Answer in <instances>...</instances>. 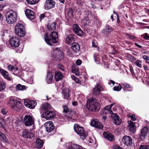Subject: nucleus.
I'll use <instances>...</instances> for the list:
<instances>
[{"mask_svg": "<svg viewBox=\"0 0 149 149\" xmlns=\"http://www.w3.org/2000/svg\"><path fill=\"white\" fill-rule=\"evenodd\" d=\"M45 40L46 42L49 45L52 46V42L53 43H57L58 41V33L55 31H53L49 36L47 33H46L44 36Z\"/></svg>", "mask_w": 149, "mask_h": 149, "instance_id": "f257e3e1", "label": "nucleus"}, {"mask_svg": "<svg viewBox=\"0 0 149 149\" xmlns=\"http://www.w3.org/2000/svg\"><path fill=\"white\" fill-rule=\"evenodd\" d=\"M86 107L90 111L95 112L98 111L100 108V105L97 100L91 98L88 100Z\"/></svg>", "mask_w": 149, "mask_h": 149, "instance_id": "f03ea898", "label": "nucleus"}, {"mask_svg": "<svg viewBox=\"0 0 149 149\" xmlns=\"http://www.w3.org/2000/svg\"><path fill=\"white\" fill-rule=\"evenodd\" d=\"M6 17V21L9 24H11L15 22L17 18V14L16 12L10 10L8 13Z\"/></svg>", "mask_w": 149, "mask_h": 149, "instance_id": "7ed1b4c3", "label": "nucleus"}, {"mask_svg": "<svg viewBox=\"0 0 149 149\" xmlns=\"http://www.w3.org/2000/svg\"><path fill=\"white\" fill-rule=\"evenodd\" d=\"M74 128L75 132L81 138L83 139L86 138L87 134L83 127L80 126L78 124H75L74 125Z\"/></svg>", "mask_w": 149, "mask_h": 149, "instance_id": "20e7f679", "label": "nucleus"}, {"mask_svg": "<svg viewBox=\"0 0 149 149\" xmlns=\"http://www.w3.org/2000/svg\"><path fill=\"white\" fill-rule=\"evenodd\" d=\"M15 33L19 37H23L25 34L24 27L23 25L20 23L17 24L15 27Z\"/></svg>", "mask_w": 149, "mask_h": 149, "instance_id": "39448f33", "label": "nucleus"}, {"mask_svg": "<svg viewBox=\"0 0 149 149\" xmlns=\"http://www.w3.org/2000/svg\"><path fill=\"white\" fill-rule=\"evenodd\" d=\"M52 57L56 58V60H59L63 58L64 54L63 51L59 48L54 49L52 53Z\"/></svg>", "mask_w": 149, "mask_h": 149, "instance_id": "423d86ee", "label": "nucleus"}, {"mask_svg": "<svg viewBox=\"0 0 149 149\" xmlns=\"http://www.w3.org/2000/svg\"><path fill=\"white\" fill-rule=\"evenodd\" d=\"M33 117L30 115H25L23 120V123L26 126L30 127L34 124Z\"/></svg>", "mask_w": 149, "mask_h": 149, "instance_id": "0eeeda50", "label": "nucleus"}, {"mask_svg": "<svg viewBox=\"0 0 149 149\" xmlns=\"http://www.w3.org/2000/svg\"><path fill=\"white\" fill-rule=\"evenodd\" d=\"M9 104L11 108L14 110H17L21 109V104L20 103L13 98L10 99Z\"/></svg>", "mask_w": 149, "mask_h": 149, "instance_id": "6e6552de", "label": "nucleus"}, {"mask_svg": "<svg viewBox=\"0 0 149 149\" xmlns=\"http://www.w3.org/2000/svg\"><path fill=\"white\" fill-rule=\"evenodd\" d=\"M41 116L42 118H45L47 120H49L53 118L55 116V113L52 111H48L43 113Z\"/></svg>", "mask_w": 149, "mask_h": 149, "instance_id": "1a4fd4ad", "label": "nucleus"}, {"mask_svg": "<svg viewBox=\"0 0 149 149\" xmlns=\"http://www.w3.org/2000/svg\"><path fill=\"white\" fill-rule=\"evenodd\" d=\"M10 45L15 47H18L20 44L19 39L15 36H13L10 39Z\"/></svg>", "mask_w": 149, "mask_h": 149, "instance_id": "9d476101", "label": "nucleus"}, {"mask_svg": "<svg viewBox=\"0 0 149 149\" xmlns=\"http://www.w3.org/2000/svg\"><path fill=\"white\" fill-rule=\"evenodd\" d=\"M71 48L77 56L79 54L80 48L79 45L78 43L77 42H73L72 44Z\"/></svg>", "mask_w": 149, "mask_h": 149, "instance_id": "9b49d317", "label": "nucleus"}, {"mask_svg": "<svg viewBox=\"0 0 149 149\" xmlns=\"http://www.w3.org/2000/svg\"><path fill=\"white\" fill-rule=\"evenodd\" d=\"M55 4V2L53 0H47L45 5V9H50L53 8Z\"/></svg>", "mask_w": 149, "mask_h": 149, "instance_id": "f8f14e48", "label": "nucleus"}, {"mask_svg": "<svg viewBox=\"0 0 149 149\" xmlns=\"http://www.w3.org/2000/svg\"><path fill=\"white\" fill-rule=\"evenodd\" d=\"M27 17L30 19H33L35 18V15L34 12L30 9H27L25 11Z\"/></svg>", "mask_w": 149, "mask_h": 149, "instance_id": "ddd939ff", "label": "nucleus"}, {"mask_svg": "<svg viewBox=\"0 0 149 149\" xmlns=\"http://www.w3.org/2000/svg\"><path fill=\"white\" fill-rule=\"evenodd\" d=\"M45 127L46 131L49 132H51L54 129V127L53 123L51 121H48L45 124Z\"/></svg>", "mask_w": 149, "mask_h": 149, "instance_id": "4468645a", "label": "nucleus"}, {"mask_svg": "<svg viewBox=\"0 0 149 149\" xmlns=\"http://www.w3.org/2000/svg\"><path fill=\"white\" fill-rule=\"evenodd\" d=\"M111 117L115 125H119L120 124L121 120L118 116L115 113H112Z\"/></svg>", "mask_w": 149, "mask_h": 149, "instance_id": "2eb2a0df", "label": "nucleus"}, {"mask_svg": "<svg viewBox=\"0 0 149 149\" xmlns=\"http://www.w3.org/2000/svg\"><path fill=\"white\" fill-rule=\"evenodd\" d=\"M75 36L73 34H70L66 38L65 42L67 44L70 45L75 41Z\"/></svg>", "mask_w": 149, "mask_h": 149, "instance_id": "dca6fc26", "label": "nucleus"}, {"mask_svg": "<svg viewBox=\"0 0 149 149\" xmlns=\"http://www.w3.org/2000/svg\"><path fill=\"white\" fill-rule=\"evenodd\" d=\"M73 30L74 32L79 36H82L83 32L80 27L77 24L74 25L73 26Z\"/></svg>", "mask_w": 149, "mask_h": 149, "instance_id": "f3484780", "label": "nucleus"}, {"mask_svg": "<svg viewBox=\"0 0 149 149\" xmlns=\"http://www.w3.org/2000/svg\"><path fill=\"white\" fill-rule=\"evenodd\" d=\"M90 124L91 125L97 128L101 129L103 127L101 123L95 120H92Z\"/></svg>", "mask_w": 149, "mask_h": 149, "instance_id": "a211bd4d", "label": "nucleus"}, {"mask_svg": "<svg viewBox=\"0 0 149 149\" xmlns=\"http://www.w3.org/2000/svg\"><path fill=\"white\" fill-rule=\"evenodd\" d=\"M103 135L104 138L109 141H113L115 140L114 136L111 134L104 132Z\"/></svg>", "mask_w": 149, "mask_h": 149, "instance_id": "6ab92c4d", "label": "nucleus"}, {"mask_svg": "<svg viewBox=\"0 0 149 149\" xmlns=\"http://www.w3.org/2000/svg\"><path fill=\"white\" fill-rule=\"evenodd\" d=\"M22 136L24 138L31 139L33 137V135L26 130H24L22 133Z\"/></svg>", "mask_w": 149, "mask_h": 149, "instance_id": "aec40b11", "label": "nucleus"}, {"mask_svg": "<svg viewBox=\"0 0 149 149\" xmlns=\"http://www.w3.org/2000/svg\"><path fill=\"white\" fill-rule=\"evenodd\" d=\"M148 130V129L146 127L142 129L141 130L140 134L139 135L140 138L142 139H144L147 136V133Z\"/></svg>", "mask_w": 149, "mask_h": 149, "instance_id": "412c9836", "label": "nucleus"}, {"mask_svg": "<svg viewBox=\"0 0 149 149\" xmlns=\"http://www.w3.org/2000/svg\"><path fill=\"white\" fill-rule=\"evenodd\" d=\"M122 140L123 141L127 146L130 145L132 144V139L129 136H124Z\"/></svg>", "mask_w": 149, "mask_h": 149, "instance_id": "4be33fe9", "label": "nucleus"}, {"mask_svg": "<svg viewBox=\"0 0 149 149\" xmlns=\"http://www.w3.org/2000/svg\"><path fill=\"white\" fill-rule=\"evenodd\" d=\"M62 73L59 71L55 72L54 75V78L56 81H58L61 80L63 78Z\"/></svg>", "mask_w": 149, "mask_h": 149, "instance_id": "5701e85b", "label": "nucleus"}, {"mask_svg": "<svg viewBox=\"0 0 149 149\" xmlns=\"http://www.w3.org/2000/svg\"><path fill=\"white\" fill-rule=\"evenodd\" d=\"M130 129V131L132 133H134L136 131V127L134 123H133L131 120L128 122Z\"/></svg>", "mask_w": 149, "mask_h": 149, "instance_id": "b1692460", "label": "nucleus"}, {"mask_svg": "<svg viewBox=\"0 0 149 149\" xmlns=\"http://www.w3.org/2000/svg\"><path fill=\"white\" fill-rule=\"evenodd\" d=\"M122 85L124 87L125 91H131L133 90V87L130 86L129 84L123 83L122 84Z\"/></svg>", "mask_w": 149, "mask_h": 149, "instance_id": "393cba45", "label": "nucleus"}, {"mask_svg": "<svg viewBox=\"0 0 149 149\" xmlns=\"http://www.w3.org/2000/svg\"><path fill=\"white\" fill-rule=\"evenodd\" d=\"M69 92L68 88H65L63 90L62 93L65 99H67L70 97Z\"/></svg>", "mask_w": 149, "mask_h": 149, "instance_id": "a878e982", "label": "nucleus"}, {"mask_svg": "<svg viewBox=\"0 0 149 149\" xmlns=\"http://www.w3.org/2000/svg\"><path fill=\"white\" fill-rule=\"evenodd\" d=\"M37 102L33 100L27 103L25 105L26 107L30 109H32L34 108Z\"/></svg>", "mask_w": 149, "mask_h": 149, "instance_id": "bb28decb", "label": "nucleus"}, {"mask_svg": "<svg viewBox=\"0 0 149 149\" xmlns=\"http://www.w3.org/2000/svg\"><path fill=\"white\" fill-rule=\"evenodd\" d=\"M112 27L108 25H107L105 26V29H103L102 31V33L105 34H108L113 31Z\"/></svg>", "mask_w": 149, "mask_h": 149, "instance_id": "cd10ccee", "label": "nucleus"}, {"mask_svg": "<svg viewBox=\"0 0 149 149\" xmlns=\"http://www.w3.org/2000/svg\"><path fill=\"white\" fill-rule=\"evenodd\" d=\"M0 72L3 75L4 77L8 80H10V78L9 77L8 72L3 70L0 69Z\"/></svg>", "mask_w": 149, "mask_h": 149, "instance_id": "c85d7f7f", "label": "nucleus"}, {"mask_svg": "<svg viewBox=\"0 0 149 149\" xmlns=\"http://www.w3.org/2000/svg\"><path fill=\"white\" fill-rule=\"evenodd\" d=\"M111 109V106L109 105H108L105 107L102 111L104 114H107V113H109L111 115L113 113L112 110H110Z\"/></svg>", "mask_w": 149, "mask_h": 149, "instance_id": "c756f323", "label": "nucleus"}, {"mask_svg": "<svg viewBox=\"0 0 149 149\" xmlns=\"http://www.w3.org/2000/svg\"><path fill=\"white\" fill-rule=\"evenodd\" d=\"M53 78V74L51 72H48L46 77V80L48 84H50L52 81Z\"/></svg>", "mask_w": 149, "mask_h": 149, "instance_id": "7c9ffc66", "label": "nucleus"}, {"mask_svg": "<svg viewBox=\"0 0 149 149\" xmlns=\"http://www.w3.org/2000/svg\"><path fill=\"white\" fill-rule=\"evenodd\" d=\"M27 87L24 85L18 84L15 87V89L16 91H24L26 90Z\"/></svg>", "mask_w": 149, "mask_h": 149, "instance_id": "2f4dec72", "label": "nucleus"}, {"mask_svg": "<svg viewBox=\"0 0 149 149\" xmlns=\"http://www.w3.org/2000/svg\"><path fill=\"white\" fill-rule=\"evenodd\" d=\"M51 107L50 105L48 103L43 104L41 106L40 108L42 110H47L50 109Z\"/></svg>", "mask_w": 149, "mask_h": 149, "instance_id": "473e14b6", "label": "nucleus"}, {"mask_svg": "<svg viewBox=\"0 0 149 149\" xmlns=\"http://www.w3.org/2000/svg\"><path fill=\"white\" fill-rule=\"evenodd\" d=\"M101 88L99 85H97L93 89V93L95 94H98L101 91Z\"/></svg>", "mask_w": 149, "mask_h": 149, "instance_id": "72a5a7b5", "label": "nucleus"}, {"mask_svg": "<svg viewBox=\"0 0 149 149\" xmlns=\"http://www.w3.org/2000/svg\"><path fill=\"white\" fill-rule=\"evenodd\" d=\"M68 149H83L81 146L76 144H72L69 147Z\"/></svg>", "mask_w": 149, "mask_h": 149, "instance_id": "f704fd0d", "label": "nucleus"}, {"mask_svg": "<svg viewBox=\"0 0 149 149\" xmlns=\"http://www.w3.org/2000/svg\"><path fill=\"white\" fill-rule=\"evenodd\" d=\"M47 27L49 31L54 30L56 29L55 23H49L47 25Z\"/></svg>", "mask_w": 149, "mask_h": 149, "instance_id": "c9c22d12", "label": "nucleus"}, {"mask_svg": "<svg viewBox=\"0 0 149 149\" xmlns=\"http://www.w3.org/2000/svg\"><path fill=\"white\" fill-rule=\"evenodd\" d=\"M36 144L37 147L41 148L42 147L43 143L42 140L39 139H38L36 141Z\"/></svg>", "mask_w": 149, "mask_h": 149, "instance_id": "e433bc0d", "label": "nucleus"}, {"mask_svg": "<svg viewBox=\"0 0 149 149\" xmlns=\"http://www.w3.org/2000/svg\"><path fill=\"white\" fill-rule=\"evenodd\" d=\"M82 23L85 26L87 25L90 22V21L88 17H85L82 19Z\"/></svg>", "mask_w": 149, "mask_h": 149, "instance_id": "4c0bfd02", "label": "nucleus"}, {"mask_svg": "<svg viewBox=\"0 0 149 149\" xmlns=\"http://www.w3.org/2000/svg\"><path fill=\"white\" fill-rule=\"evenodd\" d=\"M0 139L5 142L7 141V138L5 135L1 132H0Z\"/></svg>", "mask_w": 149, "mask_h": 149, "instance_id": "58836bf2", "label": "nucleus"}, {"mask_svg": "<svg viewBox=\"0 0 149 149\" xmlns=\"http://www.w3.org/2000/svg\"><path fill=\"white\" fill-rule=\"evenodd\" d=\"M142 62L141 61L137 60L134 62V64L138 67L141 68L142 67Z\"/></svg>", "mask_w": 149, "mask_h": 149, "instance_id": "ea45409f", "label": "nucleus"}, {"mask_svg": "<svg viewBox=\"0 0 149 149\" xmlns=\"http://www.w3.org/2000/svg\"><path fill=\"white\" fill-rule=\"evenodd\" d=\"M29 4L33 5L37 3L40 0H26Z\"/></svg>", "mask_w": 149, "mask_h": 149, "instance_id": "a19ab883", "label": "nucleus"}, {"mask_svg": "<svg viewBox=\"0 0 149 149\" xmlns=\"http://www.w3.org/2000/svg\"><path fill=\"white\" fill-rule=\"evenodd\" d=\"M6 87V84L3 81H0V92L4 89Z\"/></svg>", "mask_w": 149, "mask_h": 149, "instance_id": "79ce46f5", "label": "nucleus"}, {"mask_svg": "<svg viewBox=\"0 0 149 149\" xmlns=\"http://www.w3.org/2000/svg\"><path fill=\"white\" fill-rule=\"evenodd\" d=\"M122 86L119 84V85L118 86H116L113 87V89L115 91H119L122 89Z\"/></svg>", "mask_w": 149, "mask_h": 149, "instance_id": "37998d69", "label": "nucleus"}, {"mask_svg": "<svg viewBox=\"0 0 149 149\" xmlns=\"http://www.w3.org/2000/svg\"><path fill=\"white\" fill-rule=\"evenodd\" d=\"M71 69L73 73L77 71H78L79 70V68L77 66H75V65H73L72 66Z\"/></svg>", "mask_w": 149, "mask_h": 149, "instance_id": "c03bdc74", "label": "nucleus"}, {"mask_svg": "<svg viewBox=\"0 0 149 149\" xmlns=\"http://www.w3.org/2000/svg\"><path fill=\"white\" fill-rule=\"evenodd\" d=\"M63 112L64 113H67L69 111V109L68 108V106L67 105H65L63 106Z\"/></svg>", "mask_w": 149, "mask_h": 149, "instance_id": "a18cd8bd", "label": "nucleus"}, {"mask_svg": "<svg viewBox=\"0 0 149 149\" xmlns=\"http://www.w3.org/2000/svg\"><path fill=\"white\" fill-rule=\"evenodd\" d=\"M18 68H16L14 70V74L18 76H20V72L18 70Z\"/></svg>", "mask_w": 149, "mask_h": 149, "instance_id": "49530a36", "label": "nucleus"}, {"mask_svg": "<svg viewBox=\"0 0 149 149\" xmlns=\"http://www.w3.org/2000/svg\"><path fill=\"white\" fill-rule=\"evenodd\" d=\"M139 149H149V146H140L139 147Z\"/></svg>", "mask_w": 149, "mask_h": 149, "instance_id": "de8ad7c7", "label": "nucleus"}, {"mask_svg": "<svg viewBox=\"0 0 149 149\" xmlns=\"http://www.w3.org/2000/svg\"><path fill=\"white\" fill-rule=\"evenodd\" d=\"M58 68L62 71H64L65 69L63 66L61 64H59L58 65Z\"/></svg>", "mask_w": 149, "mask_h": 149, "instance_id": "09e8293b", "label": "nucleus"}, {"mask_svg": "<svg viewBox=\"0 0 149 149\" xmlns=\"http://www.w3.org/2000/svg\"><path fill=\"white\" fill-rule=\"evenodd\" d=\"M94 60L95 62L99 64L100 60V58L97 56H94Z\"/></svg>", "mask_w": 149, "mask_h": 149, "instance_id": "8fccbe9b", "label": "nucleus"}, {"mask_svg": "<svg viewBox=\"0 0 149 149\" xmlns=\"http://www.w3.org/2000/svg\"><path fill=\"white\" fill-rule=\"evenodd\" d=\"M5 122L3 120L0 121V127H2L3 128L5 129V127L4 126V125L5 124Z\"/></svg>", "mask_w": 149, "mask_h": 149, "instance_id": "3c124183", "label": "nucleus"}, {"mask_svg": "<svg viewBox=\"0 0 149 149\" xmlns=\"http://www.w3.org/2000/svg\"><path fill=\"white\" fill-rule=\"evenodd\" d=\"M7 112V110L5 108L2 109L1 110V113L3 115H6V114Z\"/></svg>", "mask_w": 149, "mask_h": 149, "instance_id": "603ef678", "label": "nucleus"}, {"mask_svg": "<svg viewBox=\"0 0 149 149\" xmlns=\"http://www.w3.org/2000/svg\"><path fill=\"white\" fill-rule=\"evenodd\" d=\"M113 149H123L120 146L116 145H114L113 146Z\"/></svg>", "mask_w": 149, "mask_h": 149, "instance_id": "864d4df0", "label": "nucleus"}, {"mask_svg": "<svg viewBox=\"0 0 149 149\" xmlns=\"http://www.w3.org/2000/svg\"><path fill=\"white\" fill-rule=\"evenodd\" d=\"M146 61H149V56L147 55H143L142 57Z\"/></svg>", "mask_w": 149, "mask_h": 149, "instance_id": "5fc2aeb1", "label": "nucleus"}, {"mask_svg": "<svg viewBox=\"0 0 149 149\" xmlns=\"http://www.w3.org/2000/svg\"><path fill=\"white\" fill-rule=\"evenodd\" d=\"M130 70L132 75L134 76V73L132 67L130 66Z\"/></svg>", "mask_w": 149, "mask_h": 149, "instance_id": "6e6d98bb", "label": "nucleus"}, {"mask_svg": "<svg viewBox=\"0 0 149 149\" xmlns=\"http://www.w3.org/2000/svg\"><path fill=\"white\" fill-rule=\"evenodd\" d=\"M143 38L146 40H147L148 39L149 37L147 33H145L143 34Z\"/></svg>", "mask_w": 149, "mask_h": 149, "instance_id": "4d7b16f0", "label": "nucleus"}, {"mask_svg": "<svg viewBox=\"0 0 149 149\" xmlns=\"http://www.w3.org/2000/svg\"><path fill=\"white\" fill-rule=\"evenodd\" d=\"M44 13L46 17H47V18H49V17L50 15V13L49 12H46Z\"/></svg>", "mask_w": 149, "mask_h": 149, "instance_id": "13d9d810", "label": "nucleus"}, {"mask_svg": "<svg viewBox=\"0 0 149 149\" xmlns=\"http://www.w3.org/2000/svg\"><path fill=\"white\" fill-rule=\"evenodd\" d=\"M131 117V119L133 121H135L136 120L135 118V115L134 114H132V116H130Z\"/></svg>", "mask_w": 149, "mask_h": 149, "instance_id": "bf43d9fd", "label": "nucleus"}, {"mask_svg": "<svg viewBox=\"0 0 149 149\" xmlns=\"http://www.w3.org/2000/svg\"><path fill=\"white\" fill-rule=\"evenodd\" d=\"M45 17H45V15L44 14V13L41 14L40 15V20L41 21L42 19H44Z\"/></svg>", "mask_w": 149, "mask_h": 149, "instance_id": "052dcab7", "label": "nucleus"}, {"mask_svg": "<svg viewBox=\"0 0 149 149\" xmlns=\"http://www.w3.org/2000/svg\"><path fill=\"white\" fill-rule=\"evenodd\" d=\"M81 61L80 59H78L77 60L76 63L78 65H80L81 63Z\"/></svg>", "mask_w": 149, "mask_h": 149, "instance_id": "680f3d73", "label": "nucleus"}, {"mask_svg": "<svg viewBox=\"0 0 149 149\" xmlns=\"http://www.w3.org/2000/svg\"><path fill=\"white\" fill-rule=\"evenodd\" d=\"M92 46L94 47H97V46L96 45L95 43V40H93L92 41Z\"/></svg>", "mask_w": 149, "mask_h": 149, "instance_id": "e2e57ef3", "label": "nucleus"}, {"mask_svg": "<svg viewBox=\"0 0 149 149\" xmlns=\"http://www.w3.org/2000/svg\"><path fill=\"white\" fill-rule=\"evenodd\" d=\"M8 69L10 70H12L14 68V67L11 65H9L8 66Z\"/></svg>", "mask_w": 149, "mask_h": 149, "instance_id": "0e129e2a", "label": "nucleus"}, {"mask_svg": "<svg viewBox=\"0 0 149 149\" xmlns=\"http://www.w3.org/2000/svg\"><path fill=\"white\" fill-rule=\"evenodd\" d=\"M74 80L75 81V82L79 84L81 83V81H79V79L77 78H76Z\"/></svg>", "mask_w": 149, "mask_h": 149, "instance_id": "69168bd1", "label": "nucleus"}, {"mask_svg": "<svg viewBox=\"0 0 149 149\" xmlns=\"http://www.w3.org/2000/svg\"><path fill=\"white\" fill-rule=\"evenodd\" d=\"M3 16L1 13H0V21H2L3 20Z\"/></svg>", "mask_w": 149, "mask_h": 149, "instance_id": "338daca9", "label": "nucleus"}, {"mask_svg": "<svg viewBox=\"0 0 149 149\" xmlns=\"http://www.w3.org/2000/svg\"><path fill=\"white\" fill-rule=\"evenodd\" d=\"M129 38L131 39H133L135 38H136L133 36H130Z\"/></svg>", "mask_w": 149, "mask_h": 149, "instance_id": "774afa93", "label": "nucleus"}]
</instances>
